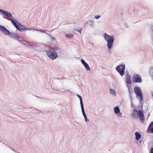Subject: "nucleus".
<instances>
[{
    "label": "nucleus",
    "instance_id": "obj_15",
    "mask_svg": "<svg viewBox=\"0 0 153 153\" xmlns=\"http://www.w3.org/2000/svg\"><path fill=\"white\" fill-rule=\"evenodd\" d=\"M114 111L115 112L116 114H119L120 112V109L119 108L117 107H116L114 108Z\"/></svg>",
    "mask_w": 153,
    "mask_h": 153
},
{
    "label": "nucleus",
    "instance_id": "obj_16",
    "mask_svg": "<svg viewBox=\"0 0 153 153\" xmlns=\"http://www.w3.org/2000/svg\"><path fill=\"white\" fill-rule=\"evenodd\" d=\"M66 36L68 38H72L73 37V35L71 34H68L66 35Z\"/></svg>",
    "mask_w": 153,
    "mask_h": 153
},
{
    "label": "nucleus",
    "instance_id": "obj_19",
    "mask_svg": "<svg viewBox=\"0 0 153 153\" xmlns=\"http://www.w3.org/2000/svg\"><path fill=\"white\" fill-rule=\"evenodd\" d=\"M152 68H151L150 69L149 71V73L150 75H152Z\"/></svg>",
    "mask_w": 153,
    "mask_h": 153
},
{
    "label": "nucleus",
    "instance_id": "obj_18",
    "mask_svg": "<svg viewBox=\"0 0 153 153\" xmlns=\"http://www.w3.org/2000/svg\"><path fill=\"white\" fill-rule=\"evenodd\" d=\"M110 93L113 95H115L116 94L114 90L113 89H111L110 91Z\"/></svg>",
    "mask_w": 153,
    "mask_h": 153
},
{
    "label": "nucleus",
    "instance_id": "obj_17",
    "mask_svg": "<svg viewBox=\"0 0 153 153\" xmlns=\"http://www.w3.org/2000/svg\"><path fill=\"white\" fill-rule=\"evenodd\" d=\"M77 96L79 97V99H80L81 105H81H83L82 100V98L79 95H77Z\"/></svg>",
    "mask_w": 153,
    "mask_h": 153
},
{
    "label": "nucleus",
    "instance_id": "obj_20",
    "mask_svg": "<svg viewBox=\"0 0 153 153\" xmlns=\"http://www.w3.org/2000/svg\"><path fill=\"white\" fill-rule=\"evenodd\" d=\"M100 17V16L96 15V16H95V18L96 19H99V18Z\"/></svg>",
    "mask_w": 153,
    "mask_h": 153
},
{
    "label": "nucleus",
    "instance_id": "obj_21",
    "mask_svg": "<svg viewBox=\"0 0 153 153\" xmlns=\"http://www.w3.org/2000/svg\"><path fill=\"white\" fill-rule=\"evenodd\" d=\"M151 153H153V147H152L151 150Z\"/></svg>",
    "mask_w": 153,
    "mask_h": 153
},
{
    "label": "nucleus",
    "instance_id": "obj_8",
    "mask_svg": "<svg viewBox=\"0 0 153 153\" xmlns=\"http://www.w3.org/2000/svg\"><path fill=\"white\" fill-rule=\"evenodd\" d=\"M132 79L133 82H134L141 83L142 82L141 77L138 74H134L133 77Z\"/></svg>",
    "mask_w": 153,
    "mask_h": 153
},
{
    "label": "nucleus",
    "instance_id": "obj_22",
    "mask_svg": "<svg viewBox=\"0 0 153 153\" xmlns=\"http://www.w3.org/2000/svg\"><path fill=\"white\" fill-rule=\"evenodd\" d=\"M40 31L42 32H43V33H45V31L43 30H42Z\"/></svg>",
    "mask_w": 153,
    "mask_h": 153
},
{
    "label": "nucleus",
    "instance_id": "obj_4",
    "mask_svg": "<svg viewBox=\"0 0 153 153\" xmlns=\"http://www.w3.org/2000/svg\"><path fill=\"white\" fill-rule=\"evenodd\" d=\"M0 13L2 15L4 16V18L11 21L12 23L15 20L12 18L11 14L7 11H5L0 9Z\"/></svg>",
    "mask_w": 153,
    "mask_h": 153
},
{
    "label": "nucleus",
    "instance_id": "obj_5",
    "mask_svg": "<svg viewBox=\"0 0 153 153\" xmlns=\"http://www.w3.org/2000/svg\"><path fill=\"white\" fill-rule=\"evenodd\" d=\"M47 56L52 60L56 59L57 56V54L56 52L51 49L46 51Z\"/></svg>",
    "mask_w": 153,
    "mask_h": 153
},
{
    "label": "nucleus",
    "instance_id": "obj_3",
    "mask_svg": "<svg viewBox=\"0 0 153 153\" xmlns=\"http://www.w3.org/2000/svg\"><path fill=\"white\" fill-rule=\"evenodd\" d=\"M134 91L137 98L139 100L141 103H142L143 102V95L142 91L140 88L137 86L135 87L134 88Z\"/></svg>",
    "mask_w": 153,
    "mask_h": 153
},
{
    "label": "nucleus",
    "instance_id": "obj_9",
    "mask_svg": "<svg viewBox=\"0 0 153 153\" xmlns=\"http://www.w3.org/2000/svg\"><path fill=\"white\" fill-rule=\"evenodd\" d=\"M0 30L6 34H10V35H11L12 34H13V33H11L9 31L3 26L0 25Z\"/></svg>",
    "mask_w": 153,
    "mask_h": 153
},
{
    "label": "nucleus",
    "instance_id": "obj_12",
    "mask_svg": "<svg viewBox=\"0 0 153 153\" xmlns=\"http://www.w3.org/2000/svg\"><path fill=\"white\" fill-rule=\"evenodd\" d=\"M126 81L127 84H130L131 82V77L129 75H126Z\"/></svg>",
    "mask_w": 153,
    "mask_h": 153
},
{
    "label": "nucleus",
    "instance_id": "obj_14",
    "mask_svg": "<svg viewBox=\"0 0 153 153\" xmlns=\"http://www.w3.org/2000/svg\"><path fill=\"white\" fill-rule=\"evenodd\" d=\"M136 136V139L137 140H138L140 139L141 137L140 134L138 132H136L135 134Z\"/></svg>",
    "mask_w": 153,
    "mask_h": 153
},
{
    "label": "nucleus",
    "instance_id": "obj_1",
    "mask_svg": "<svg viewBox=\"0 0 153 153\" xmlns=\"http://www.w3.org/2000/svg\"><path fill=\"white\" fill-rule=\"evenodd\" d=\"M131 115L134 118H136L139 116L140 121L143 123L145 121L144 116L143 114V112L141 110L137 111L136 109H134L132 112Z\"/></svg>",
    "mask_w": 153,
    "mask_h": 153
},
{
    "label": "nucleus",
    "instance_id": "obj_6",
    "mask_svg": "<svg viewBox=\"0 0 153 153\" xmlns=\"http://www.w3.org/2000/svg\"><path fill=\"white\" fill-rule=\"evenodd\" d=\"M12 24L18 30L21 31H23L27 29L26 27L20 24L16 20Z\"/></svg>",
    "mask_w": 153,
    "mask_h": 153
},
{
    "label": "nucleus",
    "instance_id": "obj_7",
    "mask_svg": "<svg viewBox=\"0 0 153 153\" xmlns=\"http://www.w3.org/2000/svg\"><path fill=\"white\" fill-rule=\"evenodd\" d=\"M125 66L124 65H120L116 68V70L121 76H123L125 73Z\"/></svg>",
    "mask_w": 153,
    "mask_h": 153
},
{
    "label": "nucleus",
    "instance_id": "obj_10",
    "mask_svg": "<svg viewBox=\"0 0 153 153\" xmlns=\"http://www.w3.org/2000/svg\"><path fill=\"white\" fill-rule=\"evenodd\" d=\"M147 133H153V122H152L147 130Z\"/></svg>",
    "mask_w": 153,
    "mask_h": 153
},
{
    "label": "nucleus",
    "instance_id": "obj_11",
    "mask_svg": "<svg viewBox=\"0 0 153 153\" xmlns=\"http://www.w3.org/2000/svg\"><path fill=\"white\" fill-rule=\"evenodd\" d=\"M82 63L83 64L86 69L87 71H89L90 70V67L88 64L85 62L83 59L81 60Z\"/></svg>",
    "mask_w": 153,
    "mask_h": 153
},
{
    "label": "nucleus",
    "instance_id": "obj_2",
    "mask_svg": "<svg viewBox=\"0 0 153 153\" xmlns=\"http://www.w3.org/2000/svg\"><path fill=\"white\" fill-rule=\"evenodd\" d=\"M104 36L105 40L107 42L108 48L111 49L114 42V38L113 37L107 34L106 33L104 34Z\"/></svg>",
    "mask_w": 153,
    "mask_h": 153
},
{
    "label": "nucleus",
    "instance_id": "obj_13",
    "mask_svg": "<svg viewBox=\"0 0 153 153\" xmlns=\"http://www.w3.org/2000/svg\"><path fill=\"white\" fill-rule=\"evenodd\" d=\"M81 109H82V113L83 115L85 118V121H86L87 120L86 119V116L85 115V114L84 112L83 105H81Z\"/></svg>",
    "mask_w": 153,
    "mask_h": 153
},
{
    "label": "nucleus",
    "instance_id": "obj_23",
    "mask_svg": "<svg viewBox=\"0 0 153 153\" xmlns=\"http://www.w3.org/2000/svg\"><path fill=\"white\" fill-rule=\"evenodd\" d=\"M10 36H13V35H14V34H12L11 35H10V34H9V35Z\"/></svg>",
    "mask_w": 153,
    "mask_h": 153
}]
</instances>
